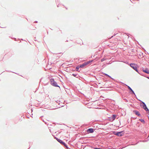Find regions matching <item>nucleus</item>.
I'll list each match as a JSON object with an SVG mask.
<instances>
[{
    "mask_svg": "<svg viewBox=\"0 0 149 149\" xmlns=\"http://www.w3.org/2000/svg\"><path fill=\"white\" fill-rule=\"evenodd\" d=\"M93 61V60H92L91 61H89L87 62H85L83 64L80 65L79 66V67L81 68H83L85 66L89 64L90 63H91V62H92Z\"/></svg>",
    "mask_w": 149,
    "mask_h": 149,
    "instance_id": "nucleus-1",
    "label": "nucleus"
},
{
    "mask_svg": "<svg viewBox=\"0 0 149 149\" xmlns=\"http://www.w3.org/2000/svg\"><path fill=\"white\" fill-rule=\"evenodd\" d=\"M50 82L51 84L52 85L56 87H59V86L57 85V83L54 81V79H51L50 80Z\"/></svg>",
    "mask_w": 149,
    "mask_h": 149,
    "instance_id": "nucleus-2",
    "label": "nucleus"
},
{
    "mask_svg": "<svg viewBox=\"0 0 149 149\" xmlns=\"http://www.w3.org/2000/svg\"><path fill=\"white\" fill-rule=\"evenodd\" d=\"M130 66L136 72L138 71L137 68V65L134 63H131L130 64Z\"/></svg>",
    "mask_w": 149,
    "mask_h": 149,
    "instance_id": "nucleus-3",
    "label": "nucleus"
},
{
    "mask_svg": "<svg viewBox=\"0 0 149 149\" xmlns=\"http://www.w3.org/2000/svg\"><path fill=\"white\" fill-rule=\"evenodd\" d=\"M141 106H142L143 108L146 111H148V109L147 108V107H146V106L145 104V103L143 102H142L141 103Z\"/></svg>",
    "mask_w": 149,
    "mask_h": 149,
    "instance_id": "nucleus-4",
    "label": "nucleus"
},
{
    "mask_svg": "<svg viewBox=\"0 0 149 149\" xmlns=\"http://www.w3.org/2000/svg\"><path fill=\"white\" fill-rule=\"evenodd\" d=\"M124 133L123 131H122L120 132H119L116 133L115 134L116 135H117L118 136H121L124 135Z\"/></svg>",
    "mask_w": 149,
    "mask_h": 149,
    "instance_id": "nucleus-5",
    "label": "nucleus"
},
{
    "mask_svg": "<svg viewBox=\"0 0 149 149\" xmlns=\"http://www.w3.org/2000/svg\"><path fill=\"white\" fill-rule=\"evenodd\" d=\"M87 132L88 133H92L93 132L94 130L93 129L90 128L87 130Z\"/></svg>",
    "mask_w": 149,
    "mask_h": 149,
    "instance_id": "nucleus-6",
    "label": "nucleus"
},
{
    "mask_svg": "<svg viewBox=\"0 0 149 149\" xmlns=\"http://www.w3.org/2000/svg\"><path fill=\"white\" fill-rule=\"evenodd\" d=\"M56 139L57 141L59 143H61L64 145L65 146H66L65 143L64 142H63L61 140L59 139Z\"/></svg>",
    "mask_w": 149,
    "mask_h": 149,
    "instance_id": "nucleus-7",
    "label": "nucleus"
},
{
    "mask_svg": "<svg viewBox=\"0 0 149 149\" xmlns=\"http://www.w3.org/2000/svg\"><path fill=\"white\" fill-rule=\"evenodd\" d=\"M143 71L147 74H149V70L147 68H146L145 69H143Z\"/></svg>",
    "mask_w": 149,
    "mask_h": 149,
    "instance_id": "nucleus-8",
    "label": "nucleus"
},
{
    "mask_svg": "<svg viewBox=\"0 0 149 149\" xmlns=\"http://www.w3.org/2000/svg\"><path fill=\"white\" fill-rule=\"evenodd\" d=\"M133 111L134 113H135L136 115H137L138 116H139L140 115V114L138 111Z\"/></svg>",
    "mask_w": 149,
    "mask_h": 149,
    "instance_id": "nucleus-9",
    "label": "nucleus"
},
{
    "mask_svg": "<svg viewBox=\"0 0 149 149\" xmlns=\"http://www.w3.org/2000/svg\"><path fill=\"white\" fill-rule=\"evenodd\" d=\"M116 115H113L111 118V120H114L116 118Z\"/></svg>",
    "mask_w": 149,
    "mask_h": 149,
    "instance_id": "nucleus-10",
    "label": "nucleus"
},
{
    "mask_svg": "<svg viewBox=\"0 0 149 149\" xmlns=\"http://www.w3.org/2000/svg\"><path fill=\"white\" fill-rule=\"evenodd\" d=\"M128 88L129 90H130L131 91H132L133 92V93H134V91H133V90H132V89L130 88V87L128 86Z\"/></svg>",
    "mask_w": 149,
    "mask_h": 149,
    "instance_id": "nucleus-11",
    "label": "nucleus"
},
{
    "mask_svg": "<svg viewBox=\"0 0 149 149\" xmlns=\"http://www.w3.org/2000/svg\"><path fill=\"white\" fill-rule=\"evenodd\" d=\"M139 120L140 121L142 122L143 123H145V121L143 119H139Z\"/></svg>",
    "mask_w": 149,
    "mask_h": 149,
    "instance_id": "nucleus-12",
    "label": "nucleus"
},
{
    "mask_svg": "<svg viewBox=\"0 0 149 149\" xmlns=\"http://www.w3.org/2000/svg\"><path fill=\"white\" fill-rule=\"evenodd\" d=\"M79 66H78L76 68V70L77 71H78L79 70Z\"/></svg>",
    "mask_w": 149,
    "mask_h": 149,
    "instance_id": "nucleus-13",
    "label": "nucleus"
},
{
    "mask_svg": "<svg viewBox=\"0 0 149 149\" xmlns=\"http://www.w3.org/2000/svg\"><path fill=\"white\" fill-rule=\"evenodd\" d=\"M104 60L103 59H102L101 60V61L102 62L103 61H104Z\"/></svg>",
    "mask_w": 149,
    "mask_h": 149,
    "instance_id": "nucleus-14",
    "label": "nucleus"
},
{
    "mask_svg": "<svg viewBox=\"0 0 149 149\" xmlns=\"http://www.w3.org/2000/svg\"><path fill=\"white\" fill-rule=\"evenodd\" d=\"M94 149H101L100 148H95Z\"/></svg>",
    "mask_w": 149,
    "mask_h": 149,
    "instance_id": "nucleus-15",
    "label": "nucleus"
},
{
    "mask_svg": "<svg viewBox=\"0 0 149 149\" xmlns=\"http://www.w3.org/2000/svg\"><path fill=\"white\" fill-rule=\"evenodd\" d=\"M105 75H106V76H108L109 77V76L107 74H105Z\"/></svg>",
    "mask_w": 149,
    "mask_h": 149,
    "instance_id": "nucleus-16",
    "label": "nucleus"
},
{
    "mask_svg": "<svg viewBox=\"0 0 149 149\" xmlns=\"http://www.w3.org/2000/svg\"><path fill=\"white\" fill-rule=\"evenodd\" d=\"M72 75H73L74 76H75V75H74V74H73Z\"/></svg>",
    "mask_w": 149,
    "mask_h": 149,
    "instance_id": "nucleus-17",
    "label": "nucleus"
}]
</instances>
